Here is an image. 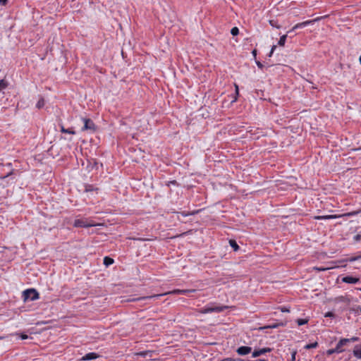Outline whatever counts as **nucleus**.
I'll return each instance as SVG.
<instances>
[{
    "label": "nucleus",
    "instance_id": "17",
    "mask_svg": "<svg viewBox=\"0 0 361 361\" xmlns=\"http://www.w3.org/2000/svg\"><path fill=\"white\" fill-rule=\"evenodd\" d=\"M114 262V259L109 257H105L104 258V264L106 267H109L113 264Z\"/></svg>",
    "mask_w": 361,
    "mask_h": 361
},
{
    "label": "nucleus",
    "instance_id": "30",
    "mask_svg": "<svg viewBox=\"0 0 361 361\" xmlns=\"http://www.w3.org/2000/svg\"><path fill=\"white\" fill-rule=\"evenodd\" d=\"M269 24L272 26V27H276L277 28H280V26L279 25H276V23L275 20H269Z\"/></svg>",
    "mask_w": 361,
    "mask_h": 361
},
{
    "label": "nucleus",
    "instance_id": "22",
    "mask_svg": "<svg viewBox=\"0 0 361 361\" xmlns=\"http://www.w3.org/2000/svg\"><path fill=\"white\" fill-rule=\"evenodd\" d=\"M280 326H284V324L283 323H274L273 324L264 326V329H267V328H269V329H276V328H278Z\"/></svg>",
    "mask_w": 361,
    "mask_h": 361
},
{
    "label": "nucleus",
    "instance_id": "43",
    "mask_svg": "<svg viewBox=\"0 0 361 361\" xmlns=\"http://www.w3.org/2000/svg\"><path fill=\"white\" fill-rule=\"evenodd\" d=\"M318 269V270H319V271H324V270H325V269H322V268H319V269Z\"/></svg>",
    "mask_w": 361,
    "mask_h": 361
},
{
    "label": "nucleus",
    "instance_id": "46",
    "mask_svg": "<svg viewBox=\"0 0 361 361\" xmlns=\"http://www.w3.org/2000/svg\"><path fill=\"white\" fill-rule=\"evenodd\" d=\"M357 290L361 291V288H357Z\"/></svg>",
    "mask_w": 361,
    "mask_h": 361
},
{
    "label": "nucleus",
    "instance_id": "39",
    "mask_svg": "<svg viewBox=\"0 0 361 361\" xmlns=\"http://www.w3.org/2000/svg\"><path fill=\"white\" fill-rule=\"evenodd\" d=\"M252 54L254 58L256 59V57H257V50L256 49L252 50Z\"/></svg>",
    "mask_w": 361,
    "mask_h": 361
},
{
    "label": "nucleus",
    "instance_id": "3",
    "mask_svg": "<svg viewBox=\"0 0 361 361\" xmlns=\"http://www.w3.org/2000/svg\"><path fill=\"white\" fill-rule=\"evenodd\" d=\"M97 225L93 220L89 219H75L73 226L77 228H88Z\"/></svg>",
    "mask_w": 361,
    "mask_h": 361
},
{
    "label": "nucleus",
    "instance_id": "2",
    "mask_svg": "<svg viewBox=\"0 0 361 361\" xmlns=\"http://www.w3.org/2000/svg\"><path fill=\"white\" fill-rule=\"evenodd\" d=\"M226 305H207L200 310V313L208 314L212 312H221L228 309Z\"/></svg>",
    "mask_w": 361,
    "mask_h": 361
},
{
    "label": "nucleus",
    "instance_id": "6",
    "mask_svg": "<svg viewBox=\"0 0 361 361\" xmlns=\"http://www.w3.org/2000/svg\"><path fill=\"white\" fill-rule=\"evenodd\" d=\"M84 122V126L82 127V130H90L92 132L95 131L96 126L94 122L90 118H82Z\"/></svg>",
    "mask_w": 361,
    "mask_h": 361
},
{
    "label": "nucleus",
    "instance_id": "37",
    "mask_svg": "<svg viewBox=\"0 0 361 361\" xmlns=\"http://www.w3.org/2000/svg\"><path fill=\"white\" fill-rule=\"evenodd\" d=\"M20 338H21L22 339H23V340H24V339H27V338H28V336H27V335H26V334H21V335H20Z\"/></svg>",
    "mask_w": 361,
    "mask_h": 361
},
{
    "label": "nucleus",
    "instance_id": "26",
    "mask_svg": "<svg viewBox=\"0 0 361 361\" xmlns=\"http://www.w3.org/2000/svg\"><path fill=\"white\" fill-rule=\"evenodd\" d=\"M231 33L232 35L235 36L239 33V30L237 27H234L231 29Z\"/></svg>",
    "mask_w": 361,
    "mask_h": 361
},
{
    "label": "nucleus",
    "instance_id": "16",
    "mask_svg": "<svg viewBox=\"0 0 361 361\" xmlns=\"http://www.w3.org/2000/svg\"><path fill=\"white\" fill-rule=\"evenodd\" d=\"M229 245L233 249L234 251H238L240 249V247L238 246L235 240H230Z\"/></svg>",
    "mask_w": 361,
    "mask_h": 361
},
{
    "label": "nucleus",
    "instance_id": "18",
    "mask_svg": "<svg viewBox=\"0 0 361 361\" xmlns=\"http://www.w3.org/2000/svg\"><path fill=\"white\" fill-rule=\"evenodd\" d=\"M199 212L198 210H196V211H193L192 212H179V214L182 216H184V217H186V216H190V215H195L196 214H197Z\"/></svg>",
    "mask_w": 361,
    "mask_h": 361
},
{
    "label": "nucleus",
    "instance_id": "33",
    "mask_svg": "<svg viewBox=\"0 0 361 361\" xmlns=\"http://www.w3.org/2000/svg\"><path fill=\"white\" fill-rule=\"evenodd\" d=\"M280 310L282 312H289V309L287 308L286 307H280Z\"/></svg>",
    "mask_w": 361,
    "mask_h": 361
},
{
    "label": "nucleus",
    "instance_id": "23",
    "mask_svg": "<svg viewBox=\"0 0 361 361\" xmlns=\"http://www.w3.org/2000/svg\"><path fill=\"white\" fill-rule=\"evenodd\" d=\"M8 86V82L4 79L0 80V92Z\"/></svg>",
    "mask_w": 361,
    "mask_h": 361
},
{
    "label": "nucleus",
    "instance_id": "27",
    "mask_svg": "<svg viewBox=\"0 0 361 361\" xmlns=\"http://www.w3.org/2000/svg\"><path fill=\"white\" fill-rule=\"evenodd\" d=\"M359 338L357 336L351 337L350 338H345V340H348V343L350 342H356L359 341Z\"/></svg>",
    "mask_w": 361,
    "mask_h": 361
},
{
    "label": "nucleus",
    "instance_id": "29",
    "mask_svg": "<svg viewBox=\"0 0 361 361\" xmlns=\"http://www.w3.org/2000/svg\"><path fill=\"white\" fill-rule=\"evenodd\" d=\"M334 353H336V352L334 348L329 349L326 352V354L327 355H331L334 354Z\"/></svg>",
    "mask_w": 361,
    "mask_h": 361
},
{
    "label": "nucleus",
    "instance_id": "24",
    "mask_svg": "<svg viewBox=\"0 0 361 361\" xmlns=\"http://www.w3.org/2000/svg\"><path fill=\"white\" fill-rule=\"evenodd\" d=\"M44 106V99H43L42 97H41V98L38 100L37 103L36 104V107H37V109H41V108H42Z\"/></svg>",
    "mask_w": 361,
    "mask_h": 361
},
{
    "label": "nucleus",
    "instance_id": "40",
    "mask_svg": "<svg viewBox=\"0 0 361 361\" xmlns=\"http://www.w3.org/2000/svg\"><path fill=\"white\" fill-rule=\"evenodd\" d=\"M276 45H273V46L271 47V51L274 52V50L276 49Z\"/></svg>",
    "mask_w": 361,
    "mask_h": 361
},
{
    "label": "nucleus",
    "instance_id": "32",
    "mask_svg": "<svg viewBox=\"0 0 361 361\" xmlns=\"http://www.w3.org/2000/svg\"><path fill=\"white\" fill-rule=\"evenodd\" d=\"M357 213H358L357 212H349V213L345 214L344 216H352L357 214Z\"/></svg>",
    "mask_w": 361,
    "mask_h": 361
},
{
    "label": "nucleus",
    "instance_id": "7",
    "mask_svg": "<svg viewBox=\"0 0 361 361\" xmlns=\"http://www.w3.org/2000/svg\"><path fill=\"white\" fill-rule=\"evenodd\" d=\"M271 350H272V349L271 348H268V347L260 348V349H255L252 353V357L255 358V357H259V356L263 355L267 353H270Z\"/></svg>",
    "mask_w": 361,
    "mask_h": 361
},
{
    "label": "nucleus",
    "instance_id": "12",
    "mask_svg": "<svg viewBox=\"0 0 361 361\" xmlns=\"http://www.w3.org/2000/svg\"><path fill=\"white\" fill-rule=\"evenodd\" d=\"M99 355L95 353H89L85 355L82 360H92L97 358Z\"/></svg>",
    "mask_w": 361,
    "mask_h": 361
},
{
    "label": "nucleus",
    "instance_id": "44",
    "mask_svg": "<svg viewBox=\"0 0 361 361\" xmlns=\"http://www.w3.org/2000/svg\"><path fill=\"white\" fill-rule=\"evenodd\" d=\"M359 61H360V64H361V56H360V58H359Z\"/></svg>",
    "mask_w": 361,
    "mask_h": 361
},
{
    "label": "nucleus",
    "instance_id": "15",
    "mask_svg": "<svg viewBox=\"0 0 361 361\" xmlns=\"http://www.w3.org/2000/svg\"><path fill=\"white\" fill-rule=\"evenodd\" d=\"M61 132L63 133H68L71 135H75V132L73 128H65L63 125L60 126Z\"/></svg>",
    "mask_w": 361,
    "mask_h": 361
},
{
    "label": "nucleus",
    "instance_id": "1",
    "mask_svg": "<svg viewBox=\"0 0 361 361\" xmlns=\"http://www.w3.org/2000/svg\"><path fill=\"white\" fill-rule=\"evenodd\" d=\"M195 290H188V289H185V290H180V289H175L173 290H171V291H169L168 293H165L164 294H155V295H149V296H145V297H141V298H136V299H134L133 300H150V299H153V298H159L160 297L163 296V295H168V294H174V295H177V294H180V295H187L188 293H192V292H194Z\"/></svg>",
    "mask_w": 361,
    "mask_h": 361
},
{
    "label": "nucleus",
    "instance_id": "25",
    "mask_svg": "<svg viewBox=\"0 0 361 361\" xmlns=\"http://www.w3.org/2000/svg\"><path fill=\"white\" fill-rule=\"evenodd\" d=\"M361 259V255L355 257H350L346 259L347 262H353Z\"/></svg>",
    "mask_w": 361,
    "mask_h": 361
},
{
    "label": "nucleus",
    "instance_id": "41",
    "mask_svg": "<svg viewBox=\"0 0 361 361\" xmlns=\"http://www.w3.org/2000/svg\"><path fill=\"white\" fill-rule=\"evenodd\" d=\"M273 51H270L269 54V56L271 57L273 54Z\"/></svg>",
    "mask_w": 361,
    "mask_h": 361
},
{
    "label": "nucleus",
    "instance_id": "5",
    "mask_svg": "<svg viewBox=\"0 0 361 361\" xmlns=\"http://www.w3.org/2000/svg\"><path fill=\"white\" fill-rule=\"evenodd\" d=\"M322 18H323L322 16L316 18L313 20H306V21H304L302 23H297L292 27V29L290 30H289L288 32V33H290L291 32H293L297 29L303 28L307 25H313L314 23L319 21Z\"/></svg>",
    "mask_w": 361,
    "mask_h": 361
},
{
    "label": "nucleus",
    "instance_id": "14",
    "mask_svg": "<svg viewBox=\"0 0 361 361\" xmlns=\"http://www.w3.org/2000/svg\"><path fill=\"white\" fill-rule=\"evenodd\" d=\"M353 355L358 358V359H361V345H356L355 348H354V350L353 351Z\"/></svg>",
    "mask_w": 361,
    "mask_h": 361
},
{
    "label": "nucleus",
    "instance_id": "31",
    "mask_svg": "<svg viewBox=\"0 0 361 361\" xmlns=\"http://www.w3.org/2000/svg\"><path fill=\"white\" fill-rule=\"evenodd\" d=\"M255 63L259 68H260V69L263 68L264 66L260 61L256 60Z\"/></svg>",
    "mask_w": 361,
    "mask_h": 361
},
{
    "label": "nucleus",
    "instance_id": "4",
    "mask_svg": "<svg viewBox=\"0 0 361 361\" xmlns=\"http://www.w3.org/2000/svg\"><path fill=\"white\" fill-rule=\"evenodd\" d=\"M23 298L24 301H34L39 298V293L34 288H30L23 292Z\"/></svg>",
    "mask_w": 361,
    "mask_h": 361
},
{
    "label": "nucleus",
    "instance_id": "45",
    "mask_svg": "<svg viewBox=\"0 0 361 361\" xmlns=\"http://www.w3.org/2000/svg\"><path fill=\"white\" fill-rule=\"evenodd\" d=\"M4 336H0V340H2V339H4Z\"/></svg>",
    "mask_w": 361,
    "mask_h": 361
},
{
    "label": "nucleus",
    "instance_id": "35",
    "mask_svg": "<svg viewBox=\"0 0 361 361\" xmlns=\"http://www.w3.org/2000/svg\"><path fill=\"white\" fill-rule=\"evenodd\" d=\"M354 240L355 241H360L361 240V235L360 234H357L356 235L354 236Z\"/></svg>",
    "mask_w": 361,
    "mask_h": 361
},
{
    "label": "nucleus",
    "instance_id": "11",
    "mask_svg": "<svg viewBox=\"0 0 361 361\" xmlns=\"http://www.w3.org/2000/svg\"><path fill=\"white\" fill-rule=\"evenodd\" d=\"M153 353L152 350H145L136 353L135 355L142 357H152Z\"/></svg>",
    "mask_w": 361,
    "mask_h": 361
},
{
    "label": "nucleus",
    "instance_id": "21",
    "mask_svg": "<svg viewBox=\"0 0 361 361\" xmlns=\"http://www.w3.org/2000/svg\"><path fill=\"white\" fill-rule=\"evenodd\" d=\"M318 343L317 342H314L312 343H309V344H307L305 345L304 348L305 349H307V350H309V349H311V348H315L318 346Z\"/></svg>",
    "mask_w": 361,
    "mask_h": 361
},
{
    "label": "nucleus",
    "instance_id": "47",
    "mask_svg": "<svg viewBox=\"0 0 361 361\" xmlns=\"http://www.w3.org/2000/svg\"><path fill=\"white\" fill-rule=\"evenodd\" d=\"M89 190H90V188H88V189L86 188V191H89Z\"/></svg>",
    "mask_w": 361,
    "mask_h": 361
},
{
    "label": "nucleus",
    "instance_id": "36",
    "mask_svg": "<svg viewBox=\"0 0 361 361\" xmlns=\"http://www.w3.org/2000/svg\"><path fill=\"white\" fill-rule=\"evenodd\" d=\"M296 351L292 353L290 361L295 360Z\"/></svg>",
    "mask_w": 361,
    "mask_h": 361
},
{
    "label": "nucleus",
    "instance_id": "38",
    "mask_svg": "<svg viewBox=\"0 0 361 361\" xmlns=\"http://www.w3.org/2000/svg\"><path fill=\"white\" fill-rule=\"evenodd\" d=\"M8 0H0L1 5H6Z\"/></svg>",
    "mask_w": 361,
    "mask_h": 361
},
{
    "label": "nucleus",
    "instance_id": "20",
    "mask_svg": "<svg viewBox=\"0 0 361 361\" xmlns=\"http://www.w3.org/2000/svg\"><path fill=\"white\" fill-rule=\"evenodd\" d=\"M308 322H309V319H307V318H305V319H298L296 320V322H297L298 326H302V325L306 324Z\"/></svg>",
    "mask_w": 361,
    "mask_h": 361
},
{
    "label": "nucleus",
    "instance_id": "8",
    "mask_svg": "<svg viewBox=\"0 0 361 361\" xmlns=\"http://www.w3.org/2000/svg\"><path fill=\"white\" fill-rule=\"evenodd\" d=\"M348 344V340H345V338H341L336 344V347L334 348L337 354L341 353L345 351V349L343 348V346L346 345Z\"/></svg>",
    "mask_w": 361,
    "mask_h": 361
},
{
    "label": "nucleus",
    "instance_id": "19",
    "mask_svg": "<svg viewBox=\"0 0 361 361\" xmlns=\"http://www.w3.org/2000/svg\"><path fill=\"white\" fill-rule=\"evenodd\" d=\"M286 38H287V35H282L278 42V44L281 47H283L285 45Z\"/></svg>",
    "mask_w": 361,
    "mask_h": 361
},
{
    "label": "nucleus",
    "instance_id": "10",
    "mask_svg": "<svg viewBox=\"0 0 361 361\" xmlns=\"http://www.w3.org/2000/svg\"><path fill=\"white\" fill-rule=\"evenodd\" d=\"M342 281L346 283L355 284L360 281V279L352 276H346L342 278Z\"/></svg>",
    "mask_w": 361,
    "mask_h": 361
},
{
    "label": "nucleus",
    "instance_id": "48",
    "mask_svg": "<svg viewBox=\"0 0 361 361\" xmlns=\"http://www.w3.org/2000/svg\"><path fill=\"white\" fill-rule=\"evenodd\" d=\"M89 190H90V188H88V189L86 188V191H89Z\"/></svg>",
    "mask_w": 361,
    "mask_h": 361
},
{
    "label": "nucleus",
    "instance_id": "9",
    "mask_svg": "<svg viewBox=\"0 0 361 361\" xmlns=\"http://www.w3.org/2000/svg\"><path fill=\"white\" fill-rule=\"evenodd\" d=\"M252 352V348L249 346H240L237 348L236 353L239 355H246Z\"/></svg>",
    "mask_w": 361,
    "mask_h": 361
},
{
    "label": "nucleus",
    "instance_id": "13",
    "mask_svg": "<svg viewBox=\"0 0 361 361\" xmlns=\"http://www.w3.org/2000/svg\"><path fill=\"white\" fill-rule=\"evenodd\" d=\"M338 217V216H336V215H324V216H317L314 217V219H318V220H327V219H334Z\"/></svg>",
    "mask_w": 361,
    "mask_h": 361
},
{
    "label": "nucleus",
    "instance_id": "28",
    "mask_svg": "<svg viewBox=\"0 0 361 361\" xmlns=\"http://www.w3.org/2000/svg\"><path fill=\"white\" fill-rule=\"evenodd\" d=\"M235 94L236 96L234 97L233 100L232 101V102H236L237 100V96L239 94V90H238V86L237 85H235Z\"/></svg>",
    "mask_w": 361,
    "mask_h": 361
},
{
    "label": "nucleus",
    "instance_id": "49",
    "mask_svg": "<svg viewBox=\"0 0 361 361\" xmlns=\"http://www.w3.org/2000/svg\"><path fill=\"white\" fill-rule=\"evenodd\" d=\"M360 312H361V307H360Z\"/></svg>",
    "mask_w": 361,
    "mask_h": 361
},
{
    "label": "nucleus",
    "instance_id": "42",
    "mask_svg": "<svg viewBox=\"0 0 361 361\" xmlns=\"http://www.w3.org/2000/svg\"><path fill=\"white\" fill-rule=\"evenodd\" d=\"M11 173H8L6 176L2 177V178H6V177H8Z\"/></svg>",
    "mask_w": 361,
    "mask_h": 361
},
{
    "label": "nucleus",
    "instance_id": "34",
    "mask_svg": "<svg viewBox=\"0 0 361 361\" xmlns=\"http://www.w3.org/2000/svg\"><path fill=\"white\" fill-rule=\"evenodd\" d=\"M325 317H334V314L331 312H328L325 314Z\"/></svg>",
    "mask_w": 361,
    "mask_h": 361
}]
</instances>
